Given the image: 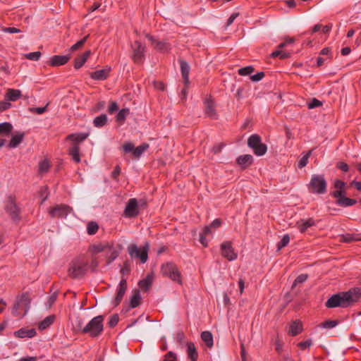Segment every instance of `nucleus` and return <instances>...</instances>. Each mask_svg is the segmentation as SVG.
<instances>
[{"mask_svg": "<svg viewBox=\"0 0 361 361\" xmlns=\"http://www.w3.org/2000/svg\"><path fill=\"white\" fill-rule=\"evenodd\" d=\"M358 299V295L353 291L343 292L334 294L326 302L328 308L347 307Z\"/></svg>", "mask_w": 361, "mask_h": 361, "instance_id": "nucleus-1", "label": "nucleus"}, {"mask_svg": "<svg viewBox=\"0 0 361 361\" xmlns=\"http://www.w3.org/2000/svg\"><path fill=\"white\" fill-rule=\"evenodd\" d=\"M307 187L312 194L324 195L327 191V181L324 175L314 174L311 176Z\"/></svg>", "mask_w": 361, "mask_h": 361, "instance_id": "nucleus-2", "label": "nucleus"}, {"mask_svg": "<svg viewBox=\"0 0 361 361\" xmlns=\"http://www.w3.org/2000/svg\"><path fill=\"white\" fill-rule=\"evenodd\" d=\"M104 317L102 315L92 318L82 329V334H87L91 337H97L103 331Z\"/></svg>", "mask_w": 361, "mask_h": 361, "instance_id": "nucleus-3", "label": "nucleus"}, {"mask_svg": "<svg viewBox=\"0 0 361 361\" xmlns=\"http://www.w3.org/2000/svg\"><path fill=\"white\" fill-rule=\"evenodd\" d=\"M30 298L27 293L20 295L16 300L12 308V314L13 317L22 318L30 309Z\"/></svg>", "mask_w": 361, "mask_h": 361, "instance_id": "nucleus-4", "label": "nucleus"}, {"mask_svg": "<svg viewBox=\"0 0 361 361\" xmlns=\"http://www.w3.org/2000/svg\"><path fill=\"white\" fill-rule=\"evenodd\" d=\"M88 262L84 257H78L71 263L68 269L69 274L77 278L85 274L87 271Z\"/></svg>", "mask_w": 361, "mask_h": 361, "instance_id": "nucleus-5", "label": "nucleus"}, {"mask_svg": "<svg viewBox=\"0 0 361 361\" xmlns=\"http://www.w3.org/2000/svg\"><path fill=\"white\" fill-rule=\"evenodd\" d=\"M149 244L146 242L142 247L135 244H130L128 246L127 250L131 258L139 259L142 263H145L148 259V252Z\"/></svg>", "mask_w": 361, "mask_h": 361, "instance_id": "nucleus-6", "label": "nucleus"}, {"mask_svg": "<svg viewBox=\"0 0 361 361\" xmlns=\"http://www.w3.org/2000/svg\"><path fill=\"white\" fill-rule=\"evenodd\" d=\"M161 272L163 276L169 277L173 281L182 284L181 274L173 262L163 264L161 267Z\"/></svg>", "mask_w": 361, "mask_h": 361, "instance_id": "nucleus-7", "label": "nucleus"}, {"mask_svg": "<svg viewBox=\"0 0 361 361\" xmlns=\"http://www.w3.org/2000/svg\"><path fill=\"white\" fill-rule=\"evenodd\" d=\"M247 145L257 156H263L267 150V145L262 142L260 136L257 134L250 136Z\"/></svg>", "mask_w": 361, "mask_h": 361, "instance_id": "nucleus-8", "label": "nucleus"}, {"mask_svg": "<svg viewBox=\"0 0 361 361\" xmlns=\"http://www.w3.org/2000/svg\"><path fill=\"white\" fill-rule=\"evenodd\" d=\"M72 212V209L64 204L56 205L49 209V214L52 218H66Z\"/></svg>", "mask_w": 361, "mask_h": 361, "instance_id": "nucleus-9", "label": "nucleus"}, {"mask_svg": "<svg viewBox=\"0 0 361 361\" xmlns=\"http://www.w3.org/2000/svg\"><path fill=\"white\" fill-rule=\"evenodd\" d=\"M149 148V145L143 143L140 146L135 147L134 145L130 142H127L123 145V149L125 152H130L135 157H140L142 153Z\"/></svg>", "mask_w": 361, "mask_h": 361, "instance_id": "nucleus-10", "label": "nucleus"}, {"mask_svg": "<svg viewBox=\"0 0 361 361\" xmlns=\"http://www.w3.org/2000/svg\"><path fill=\"white\" fill-rule=\"evenodd\" d=\"M133 56L132 59L136 63H140L144 59V53L145 47L140 42L135 41L134 44L132 45Z\"/></svg>", "mask_w": 361, "mask_h": 361, "instance_id": "nucleus-11", "label": "nucleus"}, {"mask_svg": "<svg viewBox=\"0 0 361 361\" xmlns=\"http://www.w3.org/2000/svg\"><path fill=\"white\" fill-rule=\"evenodd\" d=\"M221 254L223 257L229 261H233L237 259L238 255L235 252L232 247L231 242L226 241L221 245Z\"/></svg>", "mask_w": 361, "mask_h": 361, "instance_id": "nucleus-12", "label": "nucleus"}, {"mask_svg": "<svg viewBox=\"0 0 361 361\" xmlns=\"http://www.w3.org/2000/svg\"><path fill=\"white\" fill-rule=\"evenodd\" d=\"M138 213L137 200L135 198L130 199L126 206L124 215L128 218H134L138 215Z\"/></svg>", "mask_w": 361, "mask_h": 361, "instance_id": "nucleus-13", "label": "nucleus"}, {"mask_svg": "<svg viewBox=\"0 0 361 361\" xmlns=\"http://www.w3.org/2000/svg\"><path fill=\"white\" fill-rule=\"evenodd\" d=\"M6 209L10 214L12 219L14 220H17L19 218V209L13 199L11 197H9L6 204Z\"/></svg>", "mask_w": 361, "mask_h": 361, "instance_id": "nucleus-14", "label": "nucleus"}, {"mask_svg": "<svg viewBox=\"0 0 361 361\" xmlns=\"http://www.w3.org/2000/svg\"><path fill=\"white\" fill-rule=\"evenodd\" d=\"M315 225V221L313 218L301 219L296 222V227L301 233H304L306 231Z\"/></svg>", "mask_w": 361, "mask_h": 361, "instance_id": "nucleus-15", "label": "nucleus"}, {"mask_svg": "<svg viewBox=\"0 0 361 361\" xmlns=\"http://www.w3.org/2000/svg\"><path fill=\"white\" fill-rule=\"evenodd\" d=\"M127 290V281L126 279H123L121 280L118 286V290L116 293V296L114 300V305L117 306L121 302L123 297Z\"/></svg>", "mask_w": 361, "mask_h": 361, "instance_id": "nucleus-16", "label": "nucleus"}, {"mask_svg": "<svg viewBox=\"0 0 361 361\" xmlns=\"http://www.w3.org/2000/svg\"><path fill=\"white\" fill-rule=\"evenodd\" d=\"M110 71V67H106L104 69L96 71L94 72L91 73L90 77L94 80H104L109 76Z\"/></svg>", "mask_w": 361, "mask_h": 361, "instance_id": "nucleus-17", "label": "nucleus"}, {"mask_svg": "<svg viewBox=\"0 0 361 361\" xmlns=\"http://www.w3.org/2000/svg\"><path fill=\"white\" fill-rule=\"evenodd\" d=\"M146 37L149 40L151 41L152 44L154 47L155 49L161 51H168L170 47L169 45L164 42L158 41L154 37L149 35H146Z\"/></svg>", "mask_w": 361, "mask_h": 361, "instance_id": "nucleus-18", "label": "nucleus"}, {"mask_svg": "<svg viewBox=\"0 0 361 361\" xmlns=\"http://www.w3.org/2000/svg\"><path fill=\"white\" fill-rule=\"evenodd\" d=\"M302 324L299 320L294 321L290 325L288 334L292 336H295L302 331Z\"/></svg>", "mask_w": 361, "mask_h": 361, "instance_id": "nucleus-19", "label": "nucleus"}, {"mask_svg": "<svg viewBox=\"0 0 361 361\" xmlns=\"http://www.w3.org/2000/svg\"><path fill=\"white\" fill-rule=\"evenodd\" d=\"M286 46L287 42H283V43H281L278 46L279 49L276 50L271 54V57L275 58L279 56L281 59H285L290 57V53L281 51V49L286 47Z\"/></svg>", "mask_w": 361, "mask_h": 361, "instance_id": "nucleus-20", "label": "nucleus"}, {"mask_svg": "<svg viewBox=\"0 0 361 361\" xmlns=\"http://www.w3.org/2000/svg\"><path fill=\"white\" fill-rule=\"evenodd\" d=\"M23 137L24 133H23L13 134L7 147L8 148L17 147L22 142Z\"/></svg>", "mask_w": 361, "mask_h": 361, "instance_id": "nucleus-21", "label": "nucleus"}, {"mask_svg": "<svg viewBox=\"0 0 361 361\" xmlns=\"http://www.w3.org/2000/svg\"><path fill=\"white\" fill-rule=\"evenodd\" d=\"M69 59V56L56 55L51 58L50 64L54 66H61L66 63Z\"/></svg>", "mask_w": 361, "mask_h": 361, "instance_id": "nucleus-22", "label": "nucleus"}, {"mask_svg": "<svg viewBox=\"0 0 361 361\" xmlns=\"http://www.w3.org/2000/svg\"><path fill=\"white\" fill-rule=\"evenodd\" d=\"M21 96V92L19 90L8 89L5 94V100L15 102Z\"/></svg>", "mask_w": 361, "mask_h": 361, "instance_id": "nucleus-23", "label": "nucleus"}, {"mask_svg": "<svg viewBox=\"0 0 361 361\" xmlns=\"http://www.w3.org/2000/svg\"><path fill=\"white\" fill-rule=\"evenodd\" d=\"M204 105H205L204 113H205L206 116L211 118H216V111L214 107L213 102L207 99L205 101Z\"/></svg>", "mask_w": 361, "mask_h": 361, "instance_id": "nucleus-24", "label": "nucleus"}, {"mask_svg": "<svg viewBox=\"0 0 361 361\" xmlns=\"http://www.w3.org/2000/svg\"><path fill=\"white\" fill-rule=\"evenodd\" d=\"M186 345L188 357L191 360V361H197L198 358V353L195 344L192 342H188L187 343Z\"/></svg>", "mask_w": 361, "mask_h": 361, "instance_id": "nucleus-25", "label": "nucleus"}, {"mask_svg": "<svg viewBox=\"0 0 361 361\" xmlns=\"http://www.w3.org/2000/svg\"><path fill=\"white\" fill-rule=\"evenodd\" d=\"M180 63L182 77L183 78L184 83L185 85H187L189 82L188 75H189V72H190V66L187 62H185L183 60L180 61Z\"/></svg>", "mask_w": 361, "mask_h": 361, "instance_id": "nucleus-26", "label": "nucleus"}, {"mask_svg": "<svg viewBox=\"0 0 361 361\" xmlns=\"http://www.w3.org/2000/svg\"><path fill=\"white\" fill-rule=\"evenodd\" d=\"M90 54H91V51L90 50H88V51H86L85 53H83L80 56H78L77 59H75V65H74L75 68L76 69H78L80 67H82V65L85 63V61L88 59V57L90 56Z\"/></svg>", "mask_w": 361, "mask_h": 361, "instance_id": "nucleus-27", "label": "nucleus"}, {"mask_svg": "<svg viewBox=\"0 0 361 361\" xmlns=\"http://www.w3.org/2000/svg\"><path fill=\"white\" fill-rule=\"evenodd\" d=\"M153 276L147 275V277L139 282V286L145 291L149 289L153 281Z\"/></svg>", "mask_w": 361, "mask_h": 361, "instance_id": "nucleus-28", "label": "nucleus"}, {"mask_svg": "<svg viewBox=\"0 0 361 361\" xmlns=\"http://www.w3.org/2000/svg\"><path fill=\"white\" fill-rule=\"evenodd\" d=\"M201 338L208 348L213 346V336L211 332L208 331H203L201 334Z\"/></svg>", "mask_w": 361, "mask_h": 361, "instance_id": "nucleus-29", "label": "nucleus"}, {"mask_svg": "<svg viewBox=\"0 0 361 361\" xmlns=\"http://www.w3.org/2000/svg\"><path fill=\"white\" fill-rule=\"evenodd\" d=\"M55 320L54 315H49L43 321H42L39 324V329L40 330H44L47 329L50 325H51Z\"/></svg>", "mask_w": 361, "mask_h": 361, "instance_id": "nucleus-30", "label": "nucleus"}, {"mask_svg": "<svg viewBox=\"0 0 361 361\" xmlns=\"http://www.w3.org/2000/svg\"><path fill=\"white\" fill-rule=\"evenodd\" d=\"M107 116L106 114H101L94 118L93 124L97 128L104 126L107 123Z\"/></svg>", "mask_w": 361, "mask_h": 361, "instance_id": "nucleus-31", "label": "nucleus"}, {"mask_svg": "<svg viewBox=\"0 0 361 361\" xmlns=\"http://www.w3.org/2000/svg\"><path fill=\"white\" fill-rule=\"evenodd\" d=\"M140 300H141V296H140V290H136L130 298V307L131 308H135V307H137L140 303Z\"/></svg>", "mask_w": 361, "mask_h": 361, "instance_id": "nucleus-32", "label": "nucleus"}, {"mask_svg": "<svg viewBox=\"0 0 361 361\" xmlns=\"http://www.w3.org/2000/svg\"><path fill=\"white\" fill-rule=\"evenodd\" d=\"M13 129V126L10 123H0V135H8Z\"/></svg>", "mask_w": 361, "mask_h": 361, "instance_id": "nucleus-33", "label": "nucleus"}, {"mask_svg": "<svg viewBox=\"0 0 361 361\" xmlns=\"http://www.w3.org/2000/svg\"><path fill=\"white\" fill-rule=\"evenodd\" d=\"M356 203V200L349 197H342L337 200V204L342 207H348L354 205Z\"/></svg>", "mask_w": 361, "mask_h": 361, "instance_id": "nucleus-34", "label": "nucleus"}, {"mask_svg": "<svg viewBox=\"0 0 361 361\" xmlns=\"http://www.w3.org/2000/svg\"><path fill=\"white\" fill-rule=\"evenodd\" d=\"M88 135V133H76L69 135V138L78 144L85 140Z\"/></svg>", "mask_w": 361, "mask_h": 361, "instance_id": "nucleus-35", "label": "nucleus"}, {"mask_svg": "<svg viewBox=\"0 0 361 361\" xmlns=\"http://www.w3.org/2000/svg\"><path fill=\"white\" fill-rule=\"evenodd\" d=\"M51 164L48 159H44L39 163V173H47L49 168Z\"/></svg>", "mask_w": 361, "mask_h": 361, "instance_id": "nucleus-36", "label": "nucleus"}, {"mask_svg": "<svg viewBox=\"0 0 361 361\" xmlns=\"http://www.w3.org/2000/svg\"><path fill=\"white\" fill-rule=\"evenodd\" d=\"M107 247H109V246L107 245L97 244L91 245L90 249L92 253L97 254L99 252L104 251Z\"/></svg>", "mask_w": 361, "mask_h": 361, "instance_id": "nucleus-37", "label": "nucleus"}, {"mask_svg": "<svg viewBox=\"0 0 361 361\" xmlns=\"http://www.w3.org/2000/svg\"><path fill=\"white\" fill-rule=\"evenodd\" d=\"M98 228V224L94 221H91L87 224V233L90 235H94L97 233Z\"/></svg>", "mask_w": 361, "mask_h": 361, "instance_id": "nucleus-38", "label": "nucleus"}, {"mask_svg": "<svg viewBox=\"0 0 361 361\" xmlns=\"http://www.w3.org/2000/svg\"><path fill=\"white\" fill-rule=\"evenodd\" d=\"M338 324L336 321L328 320L321 323L319 326L323 329H332Z\"/></svg>", "mask_w": 361, "mask_h": 361, "instance_id": "nucleus-39", "label": "nucleus"}, {"mask_svg": "<svg viewBox=\"0 0 361 361\" xmlns=\"http://www.w3.org/2000/svg\"><path fill=\"white\" fill-rule=\"evenodd\" d=\"M23 56L25 59H27L31 61H38L41 56V52L39 51H35V52H31L28 54H25Z\"/></svg>", "mask_w": 361, "mask_h": 361, "instance_id": "nucleus-40", "label": "nucleus"}, {"mask_svg": "<svg viewBox=\"0 0 361 361\" xmlns=\"http://www.w3.org/2000/svg\"><path fill=\"white\" fill-rule=\"evenodd\" d=\"M109 250V254L107 256V263H111L118 256V252L116 250H112L111 247H107Z\"/></svg>", "mask_w": 361, "mask_h": 361, "instance_id": "nucleus-41", "label": "nucleus"}, {"mask_svg": "<svg viewBox=\"0 0 361 361\" xmlns=\"http://www.w3.org/2000/svg\"><path fill=\"white\" fill-rule=\"evenodd\" d=\"M128 114H129L128 109H121L116 116L117 121L123 122L125 120L126 117L128 115Z\"/></svg>", "mask_w": 361, "mask_h": 361, "instance_id": "nucleus-42", "label": "nucleus"}, {"mask_svg": "<svg viewBox=\"0 0 361 361\" xmlns=\"http://www.w3.org/2000/svg\"><path fill=\"white\" fill-rule=\"evenodd\" d=\"M254 71V68L251 66H246L238 70V74L240 75H248Z\"/></svg>", "mask_w": 361, "mask_h": 361, "instance_id": "nucleus-43", "label": "nucleus"}, {"mask_svg": "<svg viewBox=\"0 0 361 361\" xmlns=\"http://www.w3.org/2000/svg\"><path fill=\"white\" fill-rule=\"evenodd\" d=\"M89 35L85 36L84 38H82L81 40L78 41L77 43H75L74 45H73L71 48V51H76L81 48L85 43L87 39L88 38Z\"/></svg>", "mask_w": 361, "mask_h": 361, "instance_id": "nucleus-44", "label": "nucleus"}, {"mask_svg": "<svg viewBox=\"0 0 361 361\" xmlns=\"http://www.w3.org/2000/svg\"><path fill=\"white\" fill-rule=\"evenodd\" d=\"M252 159H236L238 165L241 169H245L252 164Z\"/></svg>", "mask_w": 361, "mask_h": 361, "instance_id": "nucleus-45", "label": "nucleus"}, {"mask_svg": "<svg viewBox=\"0 0 361 361\" xmlns=\"http://www.w3.org/2000/svg\"><path fill=\"white\" fill-rule=\"evenodd\" d=\"M290 241V237L288 235H284L282 238V239L281 240V241L278 243V248L279 249H281L284 247H286L288 243Z\"/></svg>", "mask_w": 361, "mask_h": 361, "instance_id": "nucleus-46", "label": "nucleus"}, {"mask_svg": "<svg viewBox=\"0 0 361 361\" xmlns=\"http://www.w3.org/2000/svg\"><path fill=\"white\" fill-rule=\"evenodd\" d=\"M307 278H308L307 274H302L299 275L294 281L293 287L296 286L299 283H304L307 279Z\"/></svg>", "mask_w": 361, "mask_h": 361, "instance_id": "nucleus-47", "label": "nucleus"}, {"mask_svg": "<svg viewBox=\"0 0 361 361\" xmlns=\"http://www.w3.org/2000/svg\"><path fill=\"white\" fill-rule=\"evenodd\" d=\"M39 195L42 197L41 203H43L49 196L48 188L47 186L42 187L40 189Z\"/></svg>", "mask_w": 361, "mask_h": 361, "instance_id": "nucleus-48", "label": "nucleus"}, {"mask_svg": "<svg viewBox=\"0 0 361 361\" xmlns=\"http://www.w3.org/2000/svg\"><path fill=\"white\" fill-rule=\"evenodd\" d=\"M164 361H177V355L175 353L169 351L164 355Z\"/></svg>", "mask_w": 361, "mask_h": 361, "instance_id": "nucleus-49", "label": "nucleus"}, {"mask_svg": "<svg viewBox=\"0 0 361 361\" xmlns=\"http://www.w3.org/2000/svg\"><path fill=\"white\" fill-rule=\"evenodd\" d=\"M118 314H113L110 317L109 321V325L110 327L115 326L118 322Z\"/></svg>", "mask_w": 361, "mask_h": 361, "instance_id": "nucleus-50", "label": "nucleus"}, {"mask_svg": "<svg viewBox=\"0 0 361 361\" xmlns=\"http://www.w3.org/2000/svg\"><path fill=\"white\" fill-rule=\"evenodd\" d=\"M312 344V340L309 339L298 343V346L302 350H305L307 348H310Z\"/></svg>", "mask_w": 361, "mask_h": 361, "instance_id": "nucleus-51", "label": "nucleus"}, {"mask_svg": "<svg viewBox=\"0 0 361 361\" xmlns=\"http://www.w3.org/2000/svg\"><path fill=\"white\" fill-rule=\"evenodd\" d=\"M354 240H356V239L350 234H347V235H342L341 237V242H345V243H350V242H353Z\"/></svg>", "mask_w": 361, "mask_h": 361, "instance_id": "nucleus-52", "label": "nucleus"}, {"mask_svg": "<svg viewBox=\"0 0 361 361\" xmlns=\"http://www.w3.org/2000/svg\"><path fill=\"white\" fill-rule=\"evenodd\" d=\"M30 111L37 114H42L47 111V106L44 107H32L30 109Z\"/></svg>", "mask_w": 361, "mask_h": 361, "instance_id": "nucleus-53", "label": "nucleus"}, {"mask_svg": "<svg viewBox=\"0 0 361 361\" xmlns=\"http://www.w3.org/2000/svg\"><path fill=\"white\" fill-rule=\"evenodd\" d=\"M11 106V104L9 101H2L0 102V111H5L9 109Z\"/></svg>", "mask_w": 361, "mask_h": 361, "instance_id": "nucleus-54", "label": "nucleus"}, {"mask_svg": "<svg viewBox=\"0 0 361 361\" xmlns=\"http://www.w3.org/2000/svg\"><path fill=\"white\" fill-rule=\"evenodd\" d=\"M322 105V102L317 99H313L309 104V109H314Z\"/></svg>", "mask_w": 361, "mask_h": 361, "instance_id": "nucleus-55", "label": "nucleus"}, {"mask_svg": "<svg viewBox=\"0 0 361 361\" xmlns=\"http://www.w3.org/2000/svg\"><path fill=\"white\" fill-rule=\"evenodd\" d=\"M264 76V73L263 72H259L255 75L250 76V79L254 82H258L261 80Z\"/></svg>", "mask_w": 361, "mask_h": 361, "instance_id": "nucleus-56", "label": "nucleus"}, {"mask_svg": "<svg viewBox=\"0 0 361 361\" xmlns=\"http://www.w3.org/2000/svg\"><path fill=\"white\" fill-rule=\"evenodd\" d=\"M71 155L73 157V158H79V149L77 146H74L70 151Z\"/></svg>", "mask_w": 361, "mask_h": 361, "instance_id": "nucleus-57", "label": "nucleus"}, {"mask_svg": "<svg viewBox=\"0 0 361 361\" xmlns=\"http://www.w3.org/2000/svg\"><path fill=\"white\" fill-rule=\"evenodd\" d=\"M221 225V221L219 219H214L209 225L212 228L216 229Z\"/></svg>", "mask_w": 361, "mask_h": 361, "instance_id": "nucleus-58", "label": "nucleus"}, {"mask_svg": "<svg viewBox=\"0 0 361 361\" xmlns=\"http://www.w3.org/2000/svg\"><path fill=\"white\" fill-rule=\"evenodd\" d=\"M118 104H116V102H111L108 111L110 114H113L115 111H116L118 110Z\"/></svg>", "mask_w": 361, "mask_h": 361, "instance_id": "nucleus-59", "label": "nucleus"}, {"mask_svg": "<svg viewBox=\"0 0 361 361\" xmlns=\"http://www.w3.org/2000/svg\"><path fill=\"white\" fill-rule=\"evenodd\" d=\"M333 197L337 198L338 200L342 197H344V192L343 190H338L334 191L332 193Z\"/></svg>", "mask_w": 361, "mask_h": 361, "instance_id": "nucleus-60", "label": "nucleus"}, {"mask_svg": "<svg viewBox=\"0 0 361 361\" xmlns=\"http://www.w3.org/2000/svg\"><path fill=\"white\" fill-rule=\"evenodd\" d=\"M15 335L19 338H25L27 337L26 329H20V330L15 332Z\"/></svg>", "mask_w": 361, "mask_h": 361, "instance_id": "nucleus-61", "label": "nucleus"}, {"mask_svg": "<svg viewBox=\"0 0 361 361\" xmlns=\"http://www.w3.org/2000/svg\"><path fill=\"white\" fill-rule=\"evenodd\" d=\"M2 30L5 32L8 33H18L20 32L19 29H17L16 27H4L2 28Z\"/></svg>", "mask_w": 361, "mask_h": 361, "instance_id": "nucleus-62", "label": "nucleus"}, {"mask_svg": "<svg viewBox=\"0 0 361 361\" xmlns=\"http://www.w3.org/2000/svg\"><path fill=\"white\" fill-rule=\"evenodd\" d=\"M345 183L342 181V180H337L335 183H334V187L335 188H338L339 190H343V188L345 187Z\"/></svg>", "mask_w": 361, "mask_h": 361, "instance_id": "nucleus-63", "label": "nucleus"}, {"mask_svg": "<svg viewBox=\"0 0 361 361\" xmlns=\"http://www.w3.org/2000/svg\"><path fill=\"white\" fill-rule=\"evenodd\" d=\"M337 166L343 171H347L348 170V164L344 162H338Z\"/></svg>", "mask_w": 361, "mask_h": 361, "instance_id": "nucleus-64", "label": "nucleus"}]
</instances>
